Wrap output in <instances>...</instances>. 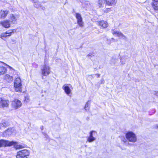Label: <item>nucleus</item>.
Masks as SVG:
<instances>
[{
	"label": "nucleus",
	"instance_id": "39448f33",
	"mask_svg": "<svg viewBox=\"0 0 158 158\" xmlns=\"http://www.w3.org/2000/svg\"><path fill=\"white\" fill-rule=\"evenodd\" d=\"M9 101L4 98H0V108L3 109L7 107L9 105Z\"/></svg>",
	"mask_w": 158,
	"mask_h": 158
},
{
	"label": "nucleus",
	"instance_id": "0eeeda50",
	"mask_svg": "<svg viewBox=\"0 0 158 158\" xmlns=\"http://www.w3.org/2000/svg\"><path fill=\"white\" fill-rule=\"evenodd\" d=\"M97 135V133L94 131H91L90 132L89 136L88 137L87 141L89 143H91L96 140V138L94 136Z\"/></svg>",
	"mask_w": 158,
	"mask_h": 158
},
{
	"label": "nucleus",
	"instance_id": "c85d7f7f",
	"mask_svg": "<svg viewBox=\"0 0 158 158\" xmlns=\"http://www.w3.org/2000/svg\"><path fill=\"white\" fill-rule=\"evenodd\" d=\"M102 1L99 0V7H101L102 6Z\"/></svg>",
	"mask_w": 158,
	"mask_h": 158
},
{
	"label": "nucleus",
	"instance_id": "7c9ffc66",
	"mask_svg": "<svg viewBox=\"0 0 158 158\" xmlns=\"http://www.w3.org/2000/svg\"><path fill=\"white\" fill-rule=\"evenodd\" d=\"M95 75L97 76V77H99L100 76V74H96Z\"/></svg>",
	"mask_w": 158,
	"mask_h": 158
},
{
	"label": "nucleus",
	"instance_id": "c9c22d12",
	"mask_svg": "<svg viewBox=\"0 0 158 158\" xmlns=\"http://www.w3.org/2000/svg\"><path fill=\"white\" fill-rule=\"evenodd\" d=\"M92 55V54H90H90H89L88 55V56H91Z\"/></svg>",
	"mask_w": 158,
	"mask_h": 158
},
{
	"label": "nucleus",
	"instance_id": "f03ea898",
	"mask_svg": "<svg viewBox=\"0 0 158 158\" xmlns=\"http://www.w3.org/2000/svg\"><path fill=\"white\" fill-rule=\"evenodd\" d=\"M14 87L16 92H21L22 89V84L20 78L19 77L16 78L14 82Z\"/></svg>",
	"mask_w": 158,
	"mask_h": 158
},
{
	"label": "nucleus",
	"instance_id": "cd10ccee",
	"mask_svg": "<svg viewBox=\"0 0 158 158\" xmlns=\"http://www.w3.org/2000/svg\"><path fill=\"white\" fill-rule=\"evenodd\" d=\"M0 38L4 40V38H6V35H5L4 33H2L1 34H0Z\"/></svg>",
	"mask_w": 158,
	"mask_h": 158
},
{
	"label": "nucleus",
	"instance_id": "4be33fe9",
	"mask_svg": "<svg viewBox=\"0 0 158 158\" xmlns=\"http://www.w3.org/2000/svg\"><path fill=\"white\" fill-rule=\"evenodd\" d=\"M6 79L7 81L9 82H11L13 81V77L12 76L8 75H6Z\"/></svg>",
	"mask_w": 158,
	"mask_h": 158
},
{
	"label": "nucleus",
	"instance_id": "9d476101",
	"mask_svg": "<svg viewBox=\"0 0 158 158\" xmlns=\"http://www.w3.org/2000/svg\"><path fill=\"white\" fill-rule=\"evenodd\" d=\"M112 34L115 36H118L124 39L126 38V37L123 34L118 31L113 30L112 31Z\"/></svg>",
	"mask_w": 158,
	"mask_h": 158
},
{
	"label": "nucleus",
	"instance_id": "a211bd4d",
	"mask_svg": "<svg viewBox=\"0 0 158 158\" xmlns=\"http://www.w3.org/2000/svg\"><path fill=\"white\" fill-rule=\"evenodd\" d=\"M63 89L64 90L65 92L68 95L71 92L69 86L67 85H64L63 86Z\"/></svg>",
	"mask_w": 158,
	"mask_h": 158
},
{
	"label": "nucleus",
	"instance_id": "393cba45",
	"mask_svg": "<svg viewBox=\"0 0 158 158\" xmlns=\"http://www.w3.org/2000/svg\"><path fill=\"white\" fill-rule=\"evenodd\" d=\"M15 142V144L13 145H14L15 147V148L16 149H21L23 148V146L22 145H17L16 144V142L15 141H14Z\"/></svg>",
	"mask_w": 158,
	"mask_h": 158
},
{
	"label": "nucleus",
	"instance_id": "ddd939ff",
	"mask_svg": "<svg viewBox=\"0 0 158 158\" xmlns=\"http://www.w3.org/2000/svg\"><path fill=\"white\" fill-rule=\"evenodd\" d=\"M12 133V129L11 128H8L3 133L2 135L3 137H7L11 135Z\"/></svg>",
	"mask_w": 158,
	"mask_h": 158
},
{
	"label": "nucleus",
	"instance_id": "6ab92c4d",
	"mask_svg": "<svg viewBox=\"0 0 158 158\" xmlns=\"http://www.w3.org/2000/svg\"><path fill=\"white\" fill-rule=\"evenodd\" d=\"M152 5L154 9L158 11V0H152Z\"/></svg>",
	"mask_w": 158,
	"mask_h": 158
},
{
	"label": "nucleus",
	"instance_id": "1a4fd4ad",
	"mask_svg": "<svg viewBox=\"0 0 158 158\" xmlns=\"http://www.w3.org/2000/svg\"><path fill=\"white\" fill-rule=\"evenodd\" d=\"M76 17L77 19L78 24L80 27H83V23L82 22V19L81 15L78 13H77L76 14Z\"/></svg>",
	"mask_w": 158,
	"mask_h": 158
},
{
	"label": "nucleus",
	"instance_id": "72a5a7b5",
	"mask_svg": "<svg viewBox=\"0 0 158 158\" xmlns=\"http://www.w3.org/2000/svg\"><path fill=\"white\" fill-rule=\"evenodd\" d=\"M155 94L156 95L158 96V92H156L155 93Z\"/></svg>",
	"mask_w": 158,
	"mask_h": 158
},
{
	"label": "nucleus",
	"instance_id": "423d86ee",
	"mask_svg": "<svg viewBox=\"0 0 158 158\" xmlns=\"http://www.w3.org/2000/svg\"><path fill=\"white\" fill-rule=\"evenodd\" d=\"M11 105L12 107L15 109L19 108L22 105L21 102L18 99H15L12 102Z\"/></svg>",
	"mask_w": 158,
	"mask_h": 158
},
{
	"label": "nucleus",
	"instance_id": "a878e982",
	"mask_svg": "<svg viewBox=\"0 0 158 158\" xmlns=\"http://www.w3.org/2000/svg\"><path fill=\"white\" fill-rule=\"evenodd\" d=\"M34 6L36 8H38L40 6V4L39 2H35Z\"/></svg>",
	"mask_w": 158,
	"mask_h": 158
},
{
	"label": "nucleus",
	"instance_id": "412c9836",
	"mask_svg": "<svg viewBox=\"0 0 158 158\" xmlns=\"http://www.w3.org/2000/svg\"><path fill=\"white\" fill-rule=\"evenodd\" d=\"M14 30H10L8 31H7L5 32L4 33L5 34V35H6V37L7 36H10L14 32Z\"/></svg>",
	"mask_w": 158,
	"mask_h": 158
},
{
	"label": "nucleus",
	"instance_id": "dca6fc26",
	"mask_svg": "<svg viewBox=\"0 0 158 158\" xmlns=\"http://www.w3.org/2000/svg\"><path fill=\"white\" fill-rule=\"evenodd\" d=\"M106 5L108 6H114L117 3L116 0H106Z\"/></svg>",
	"mask_w": 158,
	"mask_h": 158
},
{
	"label": "nucleus",
	"instance_id": "c756f323",
	"mask_svg": "<svg viewBox=\"0 0 158 158\" xmlns=\"http://www.w3.org/2000/svg\"><path fill=\"white\" fill-rule=\"evenodd\" d=\"M2 63L3 64H5V65H6V66H7L8 67L10 68V69H12V68L10 67V66H9V65H7V64H6V63H4V62H2Z\"/></svg>",
	"mask_w": 158,
	"mask_h": 158
},
{
	"label": "nucleus",
	"instance_id": "2eb2a0df",
	"mask_svg": "<svg viewBox=\"0 0 158 158\" xmlns=\"http://www.w3.org/2000/svg\"><path fill=\"white\" fill-rule=\"evenodd\" d=\"M17 15H15L13 14H10L9 17L10 22L14 24L16 22L17 20Z\"/></svg>",
	"mask_w": 158,
	"mask_h": 158
},
{
	"label": "nucleus",
	"instance_id": "473e14b6",
	"mask_svg": "<svg viewBox=\"0 0 158 158\" xmlns=\"http://www.w3.org/2000/svg\"><path fill=\"white\" fill-rule=\"evenodd\" d=\"M110 10H110V8H107V11H108H108H110Z\"/></svg>",
	"mask_w": 158,
	"mask_h": 158
},
{
	"label": "nucleus",
	"instance_id": "20e7f679",
	"mask_svg": "<svg viewBox=\"0 0 158 158\" xmlns=\"http://www.w3.org/2000/svg\"><path fill=\"white\" fill-rule=\"evenodd\" d=\"M15 142L14 141H9L3 139L0 140V147L2 146H11L15 144Z\"/></svg>",
	"mask_w": 158,
	"mask_h": 158
},
{
	"label": "nucleus",
	"instance_id": "f3484780",
	"mask_svg": "<svg viewBox=\"0 0 158 158\" xmlns=\"http://www.w3.org/2000/svg\"><path fill=\"white\" fill-rule=\"evenodd\" d=\"M1 24L5 28H9L10 27V22L8 20L1 22Z\"/></svg>",
	"mask_w": 158,
	"mask_h": 158
},
{
	"label": "nucleus",
	"instance_id": "2f4dec72",
	"mask_svg": "<svg viewBox=\"0 0 158 158\" xmlns=\"http://www.w3.org/2000/svg\"><path fill=\"white\" fill-rule=\"evenodd\" d=\"M104 80L103 79H102L101 81V84H102L104 83Z\"/></svg>",
	"mask_w": 158,
	"mask_h": 158
},
{
	"label": "nucleus",
	"instance_id": "9b49d317",
	"mask_svg": "<svg viewBox=\"0 0 158 158\" xmlns=\"http://www.w3.org/2000/svg\"><path fill=\"white\" fill-rule=\"evenodd\" d=\"M9 11L8 10H1L0 11V15L1 18L4 19L9 13Z\"/></svg>",
	"mask_w": 158,
	"mask_h": 158
},
{
	"label": "nucleus",
	"instance_id": "f8f14e48",
	"mask_svg": "<svg viewBox=\"0 0 158 158\" xmlns=\"http://www.w3.org/2000/svg\"><path fill=\"white\" fill-rule=\"evenodd\" d=\"M98 24L103 28H106L108 26V24L107 22L104 20L98 22Z\"/></svg>",
	"mask_w": 158,
	"mask_h": 158
},
{
	"label": "nucleus",
	"instance_id": "b1692460",
	"mask_svg": "<svg viewBox=\"0 0 158 158\" xmlns=\"http://www.w3.org/2000/svg\"><path fill=\"white\" fill-rule=\"evenodd\" d=\"M126 58L125 56H122L120 59V62L122 64H124L125 63Z\"/></svg>",
	"mask_w": 158,
	"mask_h": 158
},
{
	"label": "nucleus",
	"instance_id": "4468645a",
	"mask_svg": "<svg viewBox=\"0 0 158 158\" xmlns=\"http://www.w3.org/2000/svg\"><path fill=\"white\" fill-rule=\"evenodd\" d=\"M9 126V124L5 120H3L2 122L0 123V129L5 128Z\"/></svg>",
	"mask_w": 158,
	"mask_h": 158
},
{
	"label": "nucleus",
	"instance_id": "7ed1b4c3",
	"mask_svg": "<svg viewBox=\"0 0 158 158\" xmlns=\"http://www.w3.org/2000/svg\"><path fill=\"white\" fill-rule=\"evenodd\" d=\"M29 152L26 149L17 152V158H27L29 156Z\"/></svg>",
	"mask_w": 158,
	"mask_h": 158
},
{
	"label": "nucleus",
	"instance_id": "4c0bfd02",
	"mask_svg": "<svg viewBox=\"0 0 158 158\" xmlns=\"http://www.w3.org/2000/svg\"><path fill=\"white\" fill-rule=\"evenodd\" d=\"M157 127L158 128V124L157 125Z\"/></svg>",
	"mask_w": 158,
	"mask_h": 158
},
{
	"label": "nucleus",
	"instance_id": "e433bc0d",
	"mask_svg": "<svg viewBox=\"0 0 158 158\" xmlns=\"http://www.w3.org/2000/svg\"><path fill=\"white\" fill-rule=\"evenodd\" d=\"M112 39L113 40H115L113 38H112Z\"/></svg>",
	"mask_w": 158,
	"mask_h": 158
},
{
	"label": "nucleus",
	"instance_id": "f257e3e1",
	"mask_svg": "<svg viewBox=\"0 0 158 158\" xmlns=\"http://www.w3.org/2000/svg\"><path fill=\"white\" fill-rule=\"evenodd\" d=\"M126 138L122 137L121 138L122 141L127 145L130 144L129 142L132 143H135L137 141V138L136 135L132 131H128L125 135Z\"/></svg>",
	"mask_w": 158,
	"mask_h": 158
},
{
	"label": "nucleus",
	"instance_id": "f704fd0d",
	"mask_svg": "<svg viewBox=\"0 0 158 158\" xmlns=\"http://www.w3.org/2000/svg\"><path fill=\"white\" fill-rule=\"evenodd\" d=\"M40 129H41V130H43V126H41L40 127Z\"/></svg>",
	"mask_w": 158,
	"mask_h": 158
},
{
	"label": "nucleus",
	"instance_id": "5701e85b",
	"mask_svg": "<svg viewBox=\"0 0 158 158\" xmlns=\"http://www.w3.org/2000/svg\"><path fill=\"white\" fill-rule=\"evenodd\" d=\"M118 61V59L115 58H112L110 60V64H115Z\"/></svg>",
	"mask_w": 158,
	"mask_h": 158
},
{
	"label": "nucleus",
	"instance_id": "aec40b11",
	"mask_svg": "<svg viewBox=\"0 0 158 158\" xmlns=\"http://www.w3.org/2000/svg\"><path fill=\"white\" fill-rule=\"evenodd\" d=\"M7 70L6 68L3 66H0V75H2L6 73Z\"/></svg>",
	"mask_w": 158,
	"mask_h": 158
},
{
	"label": "nucleus",
	"instance_id": "bb28decb",
	"mask_svg": "<svg viewBox=\"0 0 158 158\" xmlns=\"http://www.w3.org/2000/svg\"><path fill=\"white\" fill-rule=\"evenodd\" d=\"M89 102H88L86 103L85 105V109L86 110H89Z\"/></svg>",
	"mask_w": 158,
	"mask_h": 158
},
{
	"label": "nucleus",
	"instance_id": "6e6552de",
	"mask_svg": "<svg viewBox=\"0 0 158 158\" xmlns=\"http://www.w3.org/2000/svg\"><path fill=\"white\" fill-rule=\"evenodd\" d=\"M42 75L44 76H47L50 73V68L49 66L45 65L43 68L42 69Z\"/></svg>",
	"mask_w": 158,
	"mask_h": 158
}]
</instances>
